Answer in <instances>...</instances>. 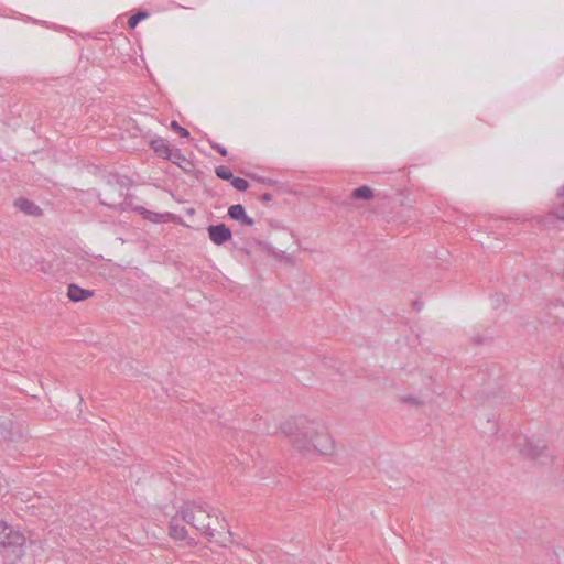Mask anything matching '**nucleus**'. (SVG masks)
Returning <instances> with one entry per match:
<instances>
[{"label":"nucleus","instance_id":"nucleus-1","mask_svg":"<svg viewBox=\"0 0 564 564\" xmlns=\"http://www.w3.org/2000/svg\"><path fill=\"white\" fill-rule=\"evenodd\" d=\"M279 433L289 438L292 451L304 458L333 456L337 451L329 427L319 419L290 417L279 425Z\"/></svg>","mask_w":564,"mask_h":564},{"label":"nucleus","instance_id":"nucleus-2","mask_svg":"<svg viewBox=\"0 0 564 564\" xmlns=\"http://www.w3.org/2000/svg\"><path fill=\"white\" fill-rule=\"evenodd\" d=\"M177 517L203 536L223 547L232 543L228 522L221 511L204 501L184 502L177 510Z\"/></svg>","mask_w":564,"mask_h":564},{"label":"nucleus","instance_id":"nucleus-3","mask_svg":"<svg viewBox=\"0 0 564 564\" xmlns=\"http://www.w3.org/2000/svg\"><path fill=\"white\" fill-rule=\"evenodd\" d=\"M25 542L26 539L21 531L4 521H0V546L10 563H14L22 557Z\"/></svg>","mask_w":564,"mask_h":564},{"label":"nucleus","instance_id":"nucleus-4","mask_svg":"<svg viewBox=\"0 0 564 564\" xmlns=\"http://www.w3.org/2000/svg\"><path fill=\"white\" fill-rule=\"evenodd\" d=\"M127 193L120 183H109L99 194L100 203L109 208L124 209Z\"/></svg>","mask_w":564,"mask_h":564},{"label":"nucleus","instance_id":"nucleus-5","mask_svg":"<svg viewBox=\"0 0 564 564\" xmlns=\"http://www.w3.org/2000/svg\"><path fill=\"white\" fill-rule=\"evenodd\" d=\"M523 456L540 464H551L555 459L554 452L543 442H527L521 449Z\"/></svg>","mask_w":564,"mask_h":564},{"label":"nucleus","instance_id":"nucleus-6","mask_svg":"<svg viewBox=\"0 0 564 564\" xmlns=\"http://www.w3.org/2000/svg\"><path fill=\"white\" fill-rule=\"evenodd\" d=\"M209 239L217 246L229 241L232 237L231 230L225 224L210 225L207 227Z\"/></svg>","mask_w":564,"mask_h":564},{"label":"nucleus","instance_id":"nucleus-7","mask_svg":"<svg viewBox=\"0 0 564 564\" xmlns=\"http://www.w3.org/2000/svg\"><path fill=\"white\" fill-rule=\"evenodd\" d=\"M14 206L29 216H40L42 215V209L35 205L32 200H29L24 197H20L14 200Z\"/></svg>","mask_w":564,"mask_h":564},{"label":"nucleus","instance_id":"nucleus-8","mask_svg":"<svg viewBox=\"0 0 564 564\" xmlns=\"http://www.w3.org/2000/svg\"><path fill=\"white\" fill-rule=\"evenodd\" d=\"M228 215L230 218L239 220L243 225L252 226L254 224L253 219L246 214L243 206L240 204L230 206L228 208Z\"/></svg>","mask_w":564,"mask_h":564},{"label":"nucleus","instance_id":"nucleus-9","mask_svg":"<svg viewBox=\"0 0 564 564\" xmlns=\"http://www.w3.org/2000/svg\"><path fill=\"white\" fill-rule=\"evenodd\" d=\"M94 295V291L86 290L77 284H69L67 290V296L73 302L85 301Z\"/></svg>","mask_w":564,"mask_h":564},{"label":"nucleus","instance_id":"nucleus-10","mask_svg":"<svg viewBox=\"0 0 564 564\" xmlns=\"http://www.w3.org/2000/svg\"><path fill=\"white\" fill-rule=\"evenodd\" d=\"M180 521H182V520L180 517H177V513H176L172 518L171 523H170V535L174 540L183 541V540L187 539L188 532H187L186 528L180 523Z\"/></svg>","mask_w":564,"mask_h":564},{"label":"nucleus","instance_id":"nucleus-11","mask_svg":"<svg viewBox=\"0 0 564 564\" xmlns=\"http://www.w3.org/2000/svg\"><path fill=\"white\" fill-rule=\"evenodd\" d=\"M151 149L154 151V153L164 160H167L171 155L172 148L170 144L162 138L153 139L150 143Z\"/></svg>","mask_w":564,"mask_h":564},{"label":"nucleus","instance_id":"nucleus-12","mask_svg":"<svg viewBox=\"0 0 564 564\" xmlns=\"http://www.w3.org/2000/svg\"><path fill=\"white\" fill-rule=\"evenodd\" d=\"M550 214L556 219L564 221V196L556 194V198L551 206Z\"/></svg>","mask_w":564,"mask_h":564},{"label":"nucleus","instance_id":"nucleus-13","mask_svg":"<svg viewBox=\"0 0 564 564\" xmlns=\"http://www.w3.org/2000/svg\"><path fill=\"white\" fill-rule=\"evenodd\" d=\"M351 196L356 199H371L373 191L369 186H361L352 191Z\"/></svg>","mask_w":564,"mask_h":564},{"label":"nucleus","instance_id":"nucleus-14","mask_svg":"<svg viewBox=\"0 0 564 564\" xmlns=\"http://www.w3.org/2000/svg\"><path fill=\"white\" fill-rule=\"evenodd\" d=\"M167 161H171L174 164H177L178 166L183 167L182 163H188L186 158L177 149H172L170 158H167Z\"/></svg>","mask_w":564,"mask_h":564},{"label":"nucleus","instance_id":"nucleus-15","mask_svg":"<svg viewBox=\"0 0 564 564\" xmlns=\"http://www.w3.org/2000/svg\"><path fill=\"white\" fill-rule=\"evenodd\" d=\"M401 403L412 405V406H422L424 402L416 395H403L400 398Z\"/></svg>","mask_w":564,"mask_h":564},{"label":"nucleus","instance_id":"nucleus-16","mask_svg":"<svg viewBox=\"0 0 564 564\" xmlns=\"http://www.w3.org/2000/svg\"><path fill=\"white\" fill-rule=\"evenodd\" d=\"M216 175L221 178V180H225V181H232V178L235 177L231 173V171L227 167V166H218L216 167Z\"/></svg>","mask_w":564,"mask_h":564},{"label":"nucleus","instance_id":"nucleus-17","mask_svg":"<svg viewBox=\"0 0 564 564\" xmlns=\"http://www.w3.org/2000/svg\"><path fill=\"white\" fill-rule=\"evenodd\" d=\"M147 17V12H137L135 14L131 15L128 20L129 28L134 29L138 25V23Z\"/></svg>","mask_w":564,"mask_h":564},{"label":"nucleus","instance_id":"nucleus-18","mask_svg":"<svg viewBox=\"0 0 564 564\" xmlns=\"http://www.w3.org/2000/svg\"><path fill=\"white\" fill-rule=\"evenodd\" d=\"M231 185L237 191H240V192L247 191L249 187V183L245 178H241V177H234L231 181Z\"/></svg>","mask_w":564,"mask_h":564},{"label":"nucleus","instance_id":"nucleus-19","mask_svg":"<svg viewBox=\"0 0 564 564\" xmlns=\"http://www.w3.org/2000/svg\"><path fill=\"white\" fill-rule=\"evenodd\" d=\"M170 127L174 132L178 133L181 137L189 138V132L185 128L181 127L177 121H172Z\"/></svg>","mask_w":564,"mask_h":564},{"label":"nucleus","instance_id":"nucleus-20","mask_svg":"<svg viewBox=\"0 0 564 564\" xmlns=\"http://www.w3.org/2000/svg\"><path fill=\"white\" fill-rule=\"evenodd\" d=\"M212 147L217 150L221 155H227V150L221 147L220 144H217V143H213Z\"/></svg>","mask_w":564,"mask_h":564},{"label":"nucleus","instance_id":"nucleus-21","mask_svg":"<svg viewBox=\"0 0 564 564\" xmlns=\"http://www.w3.org/2000/svg\"><path fill=\"white\" fill-rule=\"evenodd\" d=\"M6 437L9 438L10 441H18L19 438L22 437V433L20 430H18L15 435H7Z\"/></svg>","mask_w":564,"mask_h":564},{"label":"nucleus","instance_id":"nucleus-22","mask_svg":"<svg viewBox=\"0 0 564 564\" xmlns=\"http://www.w3.org/2000/svg\"><path fill=\"white\" fill-rule=\"evenodd\" d=\"M262 200L263 202H271L272 200V195L270 193H264L262 195Z\"/></svg>","mask_w":564,"mask_h":564},{"label":"nucleus","instance_id":"nucleus-23","mask_svg":"<svg viewBox=\"0 0 564 564\" xmlns=\"http://www.w3.org/2000/svg\"><path fill=\"white\" fill-rule=\"evenodd\" d=\"M557 194L564 196V185L558 188Z\"/></svg>","mask_w":564,"mask_h":564}]
</instances>
